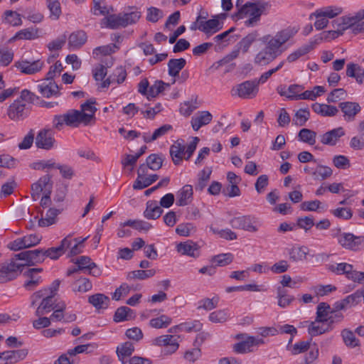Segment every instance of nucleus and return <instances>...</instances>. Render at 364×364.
Segmentation results:
<instances>
[{"label": "nucleus", "mask_w": 364, "mask_h": 364, "mask_svg": "<svg viewBox=\"0 0 364 364\" xmlns=\"http://www.w3.org/2000/svg\"><path fill=\"white\" fill-rule=\"evenodd\" d=\"M92 121V115H87L86 112L77 109H69L66 113L57 114L53 117V127L61 130L64 125L71 127H77L80 124L88 125Z\"/></svg>", "instance_id": "obj_1"}, {"label": "nucleus", "mask_w": 364, "mask_h": 364, "mask_svg": "<svg viewBox=\"0 0 364 364\" xmlns=\"http://www.w3.org/2000/svg\"><path fill=\"white\" fill-rule=\"evenodd\" d=\"M269 4L266 2H247L242 6L234 17L237 19L244 18L249 16V19L245 21V25L247 27H252L257 25L260 20L262 14L268 9Z\"/></svg>", "instance_id": "obj_2"}, {"label": "nucleus", "mask_w": 364, "mask_h": 364, "mask_svg": "<svg viewBox=\"0 0 364 364\" xmlns=\"http://www.w3.org/2000/svg\"><path fill=\"white\" fill-rule=\"evenodd\" d=\"M51 178V175L46 174L31 186V197L34 200L38 199L41 193L43 191V196L41 200V205L43 208L51 204L50 194L53 186Z\"/></svg>", "instance_id": "obj_3"}, {"label": "nucleus", "mask_w": 364, "mask_h": 364, "mask_svg": "<svg viewBox=\"0 0 364 364\" xmlns=\"http://www.w3.org/2000/svg\"><path fill=\"white\" fill-rule=\"evenodd\" d=\"M327 269L338 275L345 274L348 279L355 282H360L364 279V272L353 269V266L348 263L328 264Z\"/></svg>", "instance_id": "obj_4"}, {"label": "nucleus", "mask_w": 364, "mask_h": 364, "mask_svg": "<svg viewBox=\"0 0 364 364\" xmlns=\"http://www.w3.org/2000/svg\"><path fill=\"white\" fill-rule=\"evenodd\" d=\"M259 91L257 80L245 81L232 89V95H237L244 99L255 97Z\"/></svg>", "instance_id": "obj_5"}, {"label": "nucleus", "mask_w": 364, "mask_h": 364, "mask_svg": "<svg viewBox=\"0 0 364 364\" xmlns=\"http://www.w3.org/2000/svg\"><path fill=\"white\" fill-rule=\"evenodd\" d=\"M30 112L31 106H28L18 98L8 107L7 114L11 120L19 121L26 118L29 115Z\"/></svg>", "instance_id": "obj_6"}, {"label": "nucleus", "mask_w": 364, "mask_h": 364, "mask_svg": "<svg viewBox=\"0 0 364 364\" xmlns=\"http://www.w3.org/2000/svg\"><path fill=\"white\" fill-rule=\"evenodd\" d=\"M44 65V62L40 59L28 60L23 58L14 65L21 73L26 75H34L40 72Z\"/></svg>", "instance_id": "obj_7"}, {"label": "nucleus", "mask_w": 364, "mask_h": 364, "mask_svg": "<svg viewBox=\"0 0 364 364\" xmlns=\"http://www.w3.org/2000/svg\"><path fill=\"white\" fill-rule=\"evenodd\" d=\"M17 259L14 256L11 259L3 262L0 266L8 282L16 279L25 267V264L17 262Z\"/></svg>", "instance_id": "obj_8"}, {"label": "nucleus", "mask_w": 364, "mask_h": 364, "mask_svg": "<svg viewBox=\"0 0 364 364\" xmlns=\"http://www.w3.org/2000/svg\"><path fill=\"white\" fill-rule=\"evenodd\" d=\"M16 259L26 262L25 266H33L45 260L43 249L26 250L15 255Z\"/></svg>", "instance_id": "obj_9"}, {"label": "nucleus", "mask_w": 364, "mask_h": 364, "mask_svg": "<svg viewBox=\"0 0 364 364\" xmlns=\"http://www.w3.org/2000/svg\"><path fill=\"white\" fill-rule=\"evenodd\" d=\"M338 242L346 250L358 251L360 250V245L364 242V236H355L350 232H343L339 235Z\"/></svg>", "instance_id": "obj_10"}, {"label": "nucleus", "mask_w": 364, "mask_h": 364, "mask_svg": "<svg viewBox=\"0 0 364 364\" xmlns=\"http://www.w3.org/2000/svg\"><path fill=\"white\" fill-rule=\"evenodd\" d=\"M257 219L252 215H242L235 217L230 221V225L235 229H242L249 232H257L258 228L255 224Z\"/></svg>", "instance_id": "obj_11"}, {"label": "nucleus", "mask_w": 364, "mask_h": 364, "mask_svg": "<svg viewBox=\"0 0 364 364\" xmlns=\"http://www.w3.org/2000/svg\"><path fill=\"white\" fill-rule=\"evenodd\" d=\"M225 14L215 15L213 18L208 21H203L200 31L203 32L208 36H210L223 28V23L220 20L225 19Z\"/></svg>", "instance_id": "obj_12"}, {"label": "nucleus", "mask_w": 364, "mask_h": 364, "mask_svg": "<svg viewBox=\"0 0 364 364\" xmlns=\"http://www.w3.org/2000/svg\"><path fill=\"white\" fill-rule=\"evenodd\" d=\"M36 146L42 149L50 150L55 143L53 131L50 129H41L36 137Z\"/></svg>", "instance_id": "obj_13"}, {"label": "nucleus", "mask_w": 364, "mask_h": 364, "mask_svg": "<svg viewBox=\"0 0 364 364\" xmlns=\"http://www.w3.org/2000/svg\"><path fill=\"white\" fill-rule=\"evenodd\" d=\"M154 344L159 346H164V352L165 354H172L175 353L179 347L177 339L172 335H163L156 337L154 340Z\"/></svg>", "instance_id": "obj_14"}, {"label": "nucleus", "mask_w": 364, "mask_h": 364, "mask_svg": "<svg viewBox=\"0 0 364 364\" xmlns=\"http://www.w3.org/2000/svg\"><path fill=\"white\" fill-rule=\"evenodd\" d=\"M344 129L341 127L333 129L320 136V141L324 145L335 146L340 138L345 135Z\"/></svg>", "instance_id": "obj_15"}, {"label": "nucleus", "mask_w": 364, "mask_h": 364, "mask_svg": "<svg viewBox=\"0 0 364 364\" xmlns=\"http://www.w3.org/2000/svg\"><path fill=\"white\" fill-rule=\"evenodd\" d=\"M70 245L71 240H70V236H67L61 240L60 245L58 247L44 250L45 258L49 257L52 259H57L65 253V250L70 247Z\"/></svg>", "instance_id": "obj_16"}, {"label": "nucleus", "mask_w": 364, "mask_h": 364, "mask_svg": "<svg viewBox=\"0 0 364 364\" xmlns=\"http://www.w3.org/2000/svg\"><path fill=\"white\" fill-rule=\"evenodd\" d=\"M338 107L343 113V117L346 121H352L355 115L360 112V106L358 103L354 102H340Z\"/></svg>", "instance_id": "obj_17"}, {"label": "nucleus", "mask_w": 364, "mask_h": 364, "mask_svg": "<svg viewBox=\"0 0 364 364\" xmlns=\"http://www.w3.org/2000/svg\"><path fill=\"white\" fill-rule=\"evenodd\" d=\"M38 87L39 92L43 97L48 98L59 93L58 85L53 80H48L47 77L38 85Z\"/></svg>", "instance_id": "obj_18"}, {"label": "nucleus", "mask_w": 364, "mask_h": 364, "mask_svg": "<svg viewBox=\"0 0 364 364\" xmlns=\"http://www.w3.org/2000/svg\"><path fill=\"white\" fill-rule=\"evenodd\" d=\"M176 250L178 252L184 255L195 258L199 256V247L192 240L180 242L177 245Z\"/></svg>", "instance_id": "obj_19"}, {"label": "nucleus", "mask_w": 364, "mask_h": 364, "mask_svg": "<svg viewBox=\"0 0 364 364\" xmlns=\"http://www.w3.org/2000/svg\"><path fill=\"white\" fill-rule=\"evenodd\" d=\"M2 360L5 361L4 364L14 363L23 360L28 355V350L20 349L14 350H6L1 353Z\"/></svg>", "instance_id": "obj_20"}, {"label": "nucleus", "mask_w": 364, "mask_h": 364, "mask_svg": "<svg viewBox=\"0 0 364 364\" xmlns=\"http://www.w3.org/2000/svg\"><path fill=\"white\" fill-rule=\"evenodd\" d=\"M193 187L191 185L186 184L183 186L177 193L176 205L178 206H185L189 204L193 199Z\"/></svg>", "instance_id": "obj_21"}, {"label": "nucleus", "mask_w": 364, "mask_h": 364, "mask_svg": "<svg viewBox=\"0 0 364 364\" xmlns=\"http://www.w3.org/2000/svg\"><path fill=\"white\" fill-rule=\"evenodd\" d=\"M87 36L82 30L73 32L68 38V46L73 49L80 48L87 41Z\"/></svg>", "instance_id": "obj_22"}, {"label": "nucleus", "mask_w": 364, "mask_h": 364, "mask_svg": "<svg viewBox=\"0 0 364 364\" xmlns=\"http://www.w3.org/2000/svg\"><path fill=\"white\" fill-rule=\"evenodd\" d=\"M101 26L109 28L111 29H117L123 28V20L122 14H109L101 20Z\"/></svg>", "instance_id": "obj_23"}, {"label": "nucleus", "mask_w": 364, "mask_h": 364, "mask_svg": "<svg viewBox=\"0 0 364 364\" xmlns=\"http://www.w3.org/2000/svg\"><path fill=\"white\" fill-rule=\"evenodd\" d=\"M134 351L133 343L127 341L117 347L116 353L118 359L122 364L127 363L126 358L131 356Z\"/></svg>", "instance_id": "obj_24"}, {"label": "nucleus", "mask_w": 364, "mask_h": 364, "mask_svg": "<svg viewBox=\"0 0 364 364\" xmlns=\"http://www.w3.org/2000/svg\"><path fill=\"white\" fill-rule=\"evenodd\" d=\"M55 301H54V294H48L46 297H44L39 306L37 308L36 311V316H41L45 314H48L53 309H55L54 307Z\"/></svg>", "instance_id": "obj_25"}, {"label": "nucleus", "mask_w": 364, "mask_h": 364, "mask_svg": "<svg viewBox=\"0 0 364 364\" xmlns=\"http://www.w3.org/2000/svg\"><path fill=\"white\" fill-rule=\"evenodd\" d=\"M163 213L162 208L158 205L157 201L149 200L144 211V216L149 220H156Z\"/></svg>", "instance_id": "obj_26"}, {"label": "nucleus", "mask_w": 364, "mask_h": 364, "mask_svg": "<svg viewBox=\"0 0 364 364\" xmlns=\"http://www.w3.org/2000/svg\"><path fill=\"white\" fill-rule=\"evenodd\" d=\"M88 302L99 311L109 306V298L104 294L97 293L90 296Z\"/></svg>", "instance_id": "obj_27"}, {"label": "nucleus", "mask_w": 364, "mask_h": 364, "mask_svg": "<svg viewBox=\"0 0 364 364\" xmlns=\"http://www.w3.org/2000/svg\"><path fill=\"white\" fill-rule=\"evenodd\" d=\"M213 119V116L208 111H202L198 115L191 119V125L195 131H198L201 127L208 124Z\"/></svg>", "instance_id": "obj_28"}, {"label": "nucleus", "mask_w": 364, "mask_h": 364, "mask_svg": "<svg viewBox=\"0 0 364 364\" xmlns=\"http://www.w3.org/2000/svg\"><path fill=\"white\" fill-rule=\"evenodd\" d=\"M306 323H308V333L312 336H316L326 332H329L332 331L328 325L326 323H321V321H316L315 319L314 321H306Z\"/></svg>", "instance_id": "obj_29"}, {"label": "nucleus", "mask_w": 364, "mask_h": 364, "mask_svg": "<svg viewBox=\"0 0 364 364\" xmlns=\"http://www.w3.org/2000/svg\"><path fill=\"white\" fill-rule=\"evenodd\" d=\"M185 146L178 140L171 146L169 152L175 165H178L182 161L183 155L185 154Z\"/></svg>", "instance_id": "obj_30"}, {"label": "nucleus", "mask_w": 364, "mask_h": 364, "mask_svg": "<svg viewBox=\"0 0 364 364\" xmlns=\"http://www.w3.org/2000/svg\"><path fill=\"white\" fill-rule=\"evenodd\" d=\"M186 65V59L173 58L168 62V73L171 77H176L179 75L181 70L184 68Z\"/></svg>", "instance_id": "obj_31"}, {"label": "nucleus", "mask_w": 364, "mask_h": 364, "mask_svg": "<svg viewBox=\"0 0 364 364\" xmlns=\"http://www.w3.org/2000/svg\"><path fill=\"white\" fill-rule=\"evenodd\" d=\"M269 36H265L263 37V41L267 42L266 46L263 49L269 53V54H272L277 58L282 53V50H280L282 46L274 37H272L269 40Z\"/></svg>", "instance_id": "obj_32"}, {"label": "nucleus", "mask_w": 364, "mask_h": 364, "mask_svg": "<svg viewBox=\"0 0 364 364\" xmlns=\"http://www.w3.org/2000/svg\"><path fill=\"white\" fill-rule=\"evenodd\" d=\"M269 36H265L263 37V41L267 42L266 46L263 49L269 53V54H272L277 58L282 53V50H280L282 46L274 37H272L269 40Z\"/></svg>", "instance_id": "obj_33"}, {"label": "nucleus", "mask_w": 364, "mask_h": 364, "mask_svg": "<svg viewBox=\"0 0 364 364\" xmlns=\"http://www.w3.org/2000/svg\"><path fill=\"white\" fill-rule=\"evenodd\" d=\"M269 36H265L263 37V41L267 42L266 46L263 49L269 53V54H272L277 58L282 53V50H280L282 46L274 37H272L269 40Z\"/></svg>", "instance_id": "obj_34"}, {"label": "nucleus", "mask_w": 364, "mask_h": 364, "mask_svg": "<svg viewBox=\"0 0 364 364\" xmlns=\"http://www.w3.org/2000/svg\"><path fill=\"white\" fill-rule=\"evenodd\" d=\"M355 19H358L357 16L352 18L341 17V22L338 25L348 26V28H350L354 34L364 32V21L355 22Z\"/></svg>", "instance_id": "obj_35"}, {"label": "nucleus", "mask_w": 364, "mask_h": 364, "mask_svg": "<svg viewBox=\"0 0 364 364\" xmlns=\"http://www.w3.org/2000/svg\"><path fill=\"white\" fill-rule=\"evenodd\" d=\"M298 27H288L285 29H283L276 33L274 36L277 41L279 42V44L282 46L285 43H287L289 39L293 38L299 31Z\"/></svg>", "instance_id": "obj_36"}, {"label": "nucleus", "mask_w": 364, "mask_h": 364, "mask_svg": "<svg viewBox=\"0 0 364 364\" xmlns=\"http://www.w3.org/2000/svg\"><path fill=\"white\" fill-rule=\"evenodd\" d=\"M346 75L354 77L359 84L363 83L364 78V69L357 64L349 63L346 68Z\"/></svg>", "instance_id": "obj_37"}, {"label": "nucleus", "mask_w": 364, "mask_h": 364, "mask_svg": "<svg viewBox=\"0 0 364 364\" xmlns=\"http://www.w3.org/2000/svg\"><path fill=\"white\" fill-rule=\"evenodd\" d=\"M134 313L132 309L127 306L119 307L114 314V321L116 323L128 321L134 317Z\"/></svg>", "instance_id": "obj_38"}, {"label": "nucleus", "mask_w": 364, "mask_h": 364, "mask_svg": "<svg viewBox=\"0 0 364 364\" xmlns=\"http://www.w3.org/2000/svg\"><path fill=\"white\" fill-rule=\"evenodd\" d=\"M60 210L50 208L48 210L46 217L38 220V226L48 227L56 223V218L60 213Z\"/></svg>", "instance_id": "obj_39"}, {"label": "nucleus", "mask_w": 364, "mask_h": 364, "mask_svg": "<svg viewBox=\"0 0 364 364\" xmlns=\"http://www.w3.org/2000/svg\"><path fill=\"white\" fill-rule=\"evenodd\" d=\"M341 12L342 9L341 8L336 7L333 9L332 7H326L316 10L314 13L310 15L309 18L312 19L313 16H315L316 18L321 17L332 18L340 14Z\"/></svg>", "instance_id": "obj_40"}, {"label": "nucleus", "mask_w": 364, "mask_h": 364, "mask_svg": "<svg viewBox=\"0 0 364 364\" xmlns=\"http://www.w3.org/2000/svg\"><path fill=\"white\" fill-rule=\"evenodd\" d=\"M309 249L305 246H294L289 251V259L294 262L303 261L306 259Z\"/></svg>", "instance_id": "obj_41"}, {"label": "nucleus", "mask_w": 364, "mask_h": 364, "mask_svg": "<svg viewBox=\"0 0 364 364\" xmlns=\"http://www.w3.org/2000/svg\"><path fill=\"white\" fill-rule=\"evenodd\" d=\"M156 274V270L154 269H139L131 271L127 274V279H139L144 280L154 277Z\"/></svg>", "instance_id": "obj_42"}, {"label": "nucleus", "mask_w": 364, "mask_h": 364, "mask_svg": "<svg viewBox=\"0 0 364 364\" xmlns=\"http://www.w3.org/2000/svg\"><path fill=\"white\" fill-rule=\"evenodd\" d=\"M331 307L326 302H321L316 308V321H321V323H325L331 314Z\"/></svg>", "instance_id": "obj_43"}, {"label": "nucleus", "mask_w": 364, "mask_h": 364, "mask_svg": "<svg viewBox=\"0 0 364 364\" xmlns=\"http://www.w3.org/2000/svg\"><path fill=\"white\" fill-rule=\"evenodd\" d=\"M14 53L8 46L0 45V66L6 67L13 60Z\"/></svg>", "instance_id": "obj_44"}, {"label": "nucleus", "mask_w": 364, "mask_h": 364, "mask_svg": "<svg viewBox=\"0 0 364 364\" xmlns=\"http://www.w3.org/2000/svg\"><path fill=\"white\" fill-rule=\"evenodd\" d=\"M341 336L344 343L346 346L353 348L360 346V341L358 339L354 333L348 328H345L341 331Z\"/></svg>", "instance_id": "obj_45"}, {"label": "nucleus", "mask_w": 364, "mask_h": 364, "mask_svg": "<svg viewBox=\"0 0 364 364\" xmlns=\"http://www.w3.org/2000/svg\"><path fill=\"white\" fill-rule=\"evenodd\" d=\"M72 287L73 291L86 292L92 289V284L89 279L80 277L73 283Z\"/></svg>", "instance_id": "obj_46"}, {"label": "nucleus", "mask_w": 364, "mask_h": 364, "mask_svg": "<svg viewBox=\"0 0 364 364\" xmlns=\"http://www.w3.org/2000/svg\"><path fill=\"white\" fill-rule=\"evenodd\" d=\"M333 173L332 169L326 166L317 165L312 176L315 180L323 181L329 178Z\"/></svg>", "instance_id": "obj_47"}, {"label": "nucleus", "mask_w": 364, "mask_h": 364, "mask_svg": "<svg viewBox=\"0 0 364 364\" xmlns=\"http://www.w3.org/2000/svg\"><path fill=\"white\" fill-rule=\"evenodd\" d=\"M169 87L170 84L168 83H166L162 80H156L154 84L149 88L148 99L156 97Z\"/></svg>", "instance_id": "obj_48"}, {"label": "nucleus", "mask_w": 364, "mask_h": 364, "mask_svg": "<svg viewBox=\"0 0 364 364\" xmlns=\"http://www.w3.org/2000/svg\"><path fill=\"white\" fill-rule=\"evenodd\" d=\"M298 138L300 141L304 143L309 145H314L316 143V132L313 130L304 128L299 131Z\"/></svg>", "instance_id": "obj_49"}, {"label": "nucleus", "mask_w": 364, "mask_h": 364, "mask_svg": "<svg viewBox=\"0 0 364 364\" xmlns=\"http://www.w3.org/2000/svg\"><path fill=\"white\" fill-rule=\"evenodd\" d=\"M121 225L124 227L129 226L139 231H148L152 228V225L149 223L141 220H128L121 224Z\"/></svg>", "instance_id": "obj_50"}, {"label": "nucleus", "mask_w": 364, "mask_h": 364, "mask_svg": "<svg viewBox=\"0 0 364 364\" xmlns=\"http://www.w3.org/2000/svg\"><path fill=\"white\" fill-rule=\"evenodd\" d=\"M172 322V318L165 314L159 317L151 318L149 321V325L154 328H164L168 327Z\"/></svg>", "instance_id": "obj_51"}, {"label": "nucleus", "mask_w": 364, "mask_h": 364, "mask_svg": "<svg viewBox=\"0 0 364 364\" xmlns=\"http://www.w3.org/2000/svg\"><path fill=\"white\" fill-rule=\"evenodd\" d=\"M24 275L28 277L23 284V287L28 291L33 290L42 282L41 276L29 272L28 269L24 273Z\"/></svg>", "instance_id": "obj_52"}, {"label": "nucleus", "mask_w": 364, "mask_h": 364, "mask_svg": "<svg viewBox=\"0 0 364 364\" xmlns=\"http://www.w3.org/2000/svg\"><path fill=\"white\" fill-rule=\"evenodd\" d=\"M159 178V176L157 174H152L148 177L144 176V178L141 179H136L133 184V188L134 190H141L145 188H147L153 183H154Z\"/></svg>", "instance_id": "obj_53"}, {"label": "nucleus", "mask_w": 364, "mask_h": 364, "mask_svg": "<svg viewBox=\"0 0 364 364\" xmlns=\"http://www.w3.org/2000/svg\"><path fill=\"white\" fill-rule=\"evenodd\" d=\"M258 37V33L257 31L252 32L244 37L237 44L239 49L245 53H247L254 41Z\"/></svg>", "instance_id": "obj_54"}, {"label": "nucleus", "mask_w": 364, "mask_h": 364, "mask_svg": "<svg viewBox=\"0 0 364 364\" xmlns=\"http://www.w3.org/2000/svg\"><path fill=\"white\" fill-rule=\"evenodd\" d=\"M163 161L162 156L156 154H150L146 159V163L149 168L153 171H157L161 168Z\"/></svg>", "instance_id": "obj_55"}, {"label": "nucleus", "mask_w": 364, "mask_h": 364, "mask_svg": "<svg viewBox=\"0 0 364 364\" xmlns=\"http://www.w3.org/2000/svg\"><path fill=\"white\" fill-rule=\"evenodd\" d=\"M310 117V112L308 108L299 109L294 114L293 122L297 126H304Z\"/></svg>", "instance_id": "obj_56"}, {"label": "nucleus", "mask_w": 364, "mask_h": 364, "mask_svg": "<svg viewBox=\"0 0 364 364\" xmlns=\"http://www.w3.org/2000/svg\"><path fill=\"white\" fill-rule=\"evenodd\" d=\"M196 231V227L191 223H181L176 228V232L183 237H188Z\"/></svg>", "instance_id": "obj_57"}, {"label": "nucleus", "mask_w": 364, "mask_h": 364, "mask_svg": "<svg viewBox=\"0 0 364 364\" xmlns=\"http://www.w3.org/2000/svg\"><path fill=\"white\" fill-rule=\"evenodd\" d=\"M232 350L235 353L239 354H244L252 351L250 336H247L246 339L235 343L232 346Z\"/></svg>", "instance_id": "obj_58"}, {"label": "nucleus", "mask_w": 364, "mask_h": 364, "mask_svg": "<svg viewBox=\"0 0 364 364\" xmlns=\"http://www.w3.org/2000/svg\"><path fill=\"white\" fill-rule=\"evenodd\" d=\"M341 18H338L333 21V28H336V30L325 31L326 34H328V39L330 38L332 39L336 38L339 36L343 35V31L348 28V26H346V25H343V24L338 25V23L341 22Z\"/></svg>", "instance_id": "obj_59"}, {"label": "nucleus", "mask_w": 364, "mask_h": 364, "mask_svg": "<svg viewBox=\"0 0 364 364\" xmlns=\"http://www.w3.org/2000/svg\"><path fill=\"white\" fill-rule=\"evenodd\" d=\"M47 7L50 12V17L57 20L61 14L60 4L58 0H46Z\"/></svg>", "instance_id": "obj_60"}, {"label": "nucleus", "mask_w": 364, "mask_h": 364, "mask_svg": "<svg viewBox=\"0 0 364 364\" xmlns=\"http://www.w3.org/2000/svg\"><path fill=\"white\" fill-rule=\"evenodd\" d=\"M233 260V255L231 253H223L213 257L211 261L216 264V266L224 267L230 264Z\"/></svg>", "instance_id": "obj_61"}, {"label": "nucleus", "mask_w": 364, "mask_h": 364, "mask_svg": "<svg viewBox=\"0 0 364 364\" xmlns=\"http://www.w3.org/2000/svg\"><path fill=\"white\" fill-rule=\"evenodd\" d=\"M277 58L264 49L261 50L255 58V63L259 65H267Z\"/></svg>", "instance_id": "obj_62"}, {"label": "nucleus", "mask_w": 364, "mask_h": 364, "mask_svg": "<svg viewBox=\"0 0 364 364\" xmlns=\"http://www.w3.org/2000/svg\"><path fill=\"white\" fill-rule=\"evenodd\" d=\"M123 20V28L128 25L136 23L141 18V12L138 11H132L130 13L122 14Z\"/></svg>", "instance_id": "obj_63"}, {"label": "nucleus", "mask_w": 364, "mask_h": 364, "mask_svg": "<svg viewBox=\"0 0 364 364\" xmlns=\"http://www.w3.org/2000/svg\"><path fill=\"white\" fill-rule=\"evenodd\" d=\"M163 17L164 12L162 10L154 6L147 9L146 20L148 21L156 23Z\"/></svg>", "instance_id": "obj_64"}]
</instances>
